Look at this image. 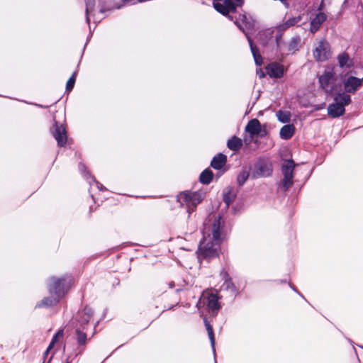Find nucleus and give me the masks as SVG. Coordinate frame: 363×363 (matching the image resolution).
Masks as SVG:
<instances>
[{
  "label": "nucleus",
  "instance_id": "4be33fe9",
  "mask_svg": "<svg viewBox=\"0 0 363 363\" xmlns=\"http://www.w3.org/2000/svg\"><path fill=\"white\" fill-rule=\"evenodd\" d=\"M302 19L301 16L291 18L286 21L284 23L280 24L277 26L279 31H284L290 27L298 23Z\"/></svg>",
  "mask_w": 363,
  "mask_h": 363
},
{
  "label": "nucleus",
  "instance_id": "58836bf2",
  "mask_svg": "<svg viewBox=\"0 0 363 363\" xmlns=\"http://www.w3.org/2000/svg\"><path fill=\"white\" fill-rule=\"evenodd\" d=\"M257 74L260 78H262L265 76L264 72L261 69L257 70Z\"/></svg>",
  "mask_w": 363,
  "mask_h": 363
},
{
  "label": "nucleus",
  "instance_id": "c756f323",
  "mask_svg": "<svg viewBox=\"0 0 363 363\" xmlns=\"http://www.w3.org/2000/svg\"><path fill=\"white\" fill-rule=\"evenodd\" d=\"M301 38L299 37L293 38L289 43L288 49L291 52L298 50L300 47Z\"/></svg>",
  "mask_w": 363,
  "mask_h": 363
},
{
  "label": "nucleus",
  "instance_id": "7ed1b4c3",
  "mask_svg": "<svg viewBox=\"0 0 363 363\" xmlns=\"http://www.w3.org/2000/svg\"><path fill=\"white\" fill-rule=\"evenodd\" d=\"M242 23L245 24L246 30L240 24H238L237 21H235V24L238 25V28L245 34L250 46L255 62L257 65L259 66L262 64V57L259 54V50L255 45H254L252 40L250 37V30L252 31L255 30V22L254 20L250 19L246 15L242 16Z\"/></svg>",
  "mask_w": 363,
  "mask_h": 363
},
{
  "label": "nucleus",
  "instance_id": "79ce46f5",
  "mask_svg": "<svg viewBox=\"0 0 363 363\" xmlns=\"http://www.w3.org/2000/svg\"><path fill=\"white\" fill-rule=\"evenodd\" d=\"M282 3L285 4H286V0H280Z\"/></svg>",
  "mask_w": 363,
  "mask_h": 363
},
{
  "label": "nucleus",
  "instance_id": "f704fd0d",
  "mask_svg": "<svg viewBox=\"0 0 363 363\" xmlns=\"http://www.w3.org/2000/svg\"><path fill=\"white\" fill-rule=\"evenodd\" d=\"M213 7L219 13H222L224 16H228L230 19H232V17L228 15L227 11L224 7L223 3H213Z\"/></svg>",
  "mask_w": 363,
  "mask_h": 363
},
{
  "label": "nucleus",
  "instance_id": "a878e982",
  "mask_svg": "<svg viewBox=\"0 0 363 363\" xmlns=\"http://www.w3.org/2000/svg\"><path fill=\"white\" fill-rule=\"evenodd\" d=\"M64 331L63 330H59L56 334L52 337V339L45 352V355H47L49 351L55 346V345L63 337Z\"/></svg>",
  "mask_w": 363,
  "mask_h": 363
},
{
  "label": "nucleus",
  "instance_id": "1a4fd4ad",
  "mask_svg": "<svg viewBox=\"0 0 363 363\" xmlns=\"http://www.w3.org/2000/svg\"><path fill=\"white\" fill-rule=\"evenodd\" d=\"M72 284V279L69 277L56 278L52 277L50 279L48 285L49 291L52 287L57 288V291H60L62 294V298L67 293L68 289L70 287Z\"/></svg>",
  "mask_w": 363,
  "mask_h": 363
},
{
  "label": "nucleus",
  "instance_id": "b1692460",
  "mask_svg": "<svg viewBox=\"0 0 363 363\" xmlns=\"http://www.w3.org/2000/svg\"><path fill=\"white\" fill-rule=\"evenodd\" d=\"M242 145V141L240 138L235 136L228 140L227 143L228 147L233 151H237L240 149Z\"/></svg>",
  "mask_w": 363,
  "mask_h": 363
},
{
  "label": "nucleus",
  "instance_id": "6ab92c4d",
  "mask_svg": "<svg viewBox=\"0 0 363 363\" xmlns=\"http://www.w3.org/2000/svg\"><path fill=\"white\" fill-rule=\"evenodd\" d=\"M326 20V16L323 13H318L311 22L310 30L315 33L320 27L321 24Z\"/></svg>",
  "mask_w": 363,
  "mask_h": 363
},
{
  "label": "nucleus",
  "instance_id": "473e14b6",
  "mask_svg": "<svg viewBox=\"0 0 363 363\" xmlns=\"http://www.w3.org/2000/svg\"><path fill=\"white\" fill-rule=\"evenodd\" d=\"M249 177V172L243 170L239 173L237 177V182L239 185H243Z\"/></svg>",
  "mask_w": 363,
  "mask_h": 363
},
{
  "label": "nucleus",
  "instance_id": "4c0bfd02",
  "mask_svg": "<svg viewBox=\"0 0 363 363\" xmlns=\"http://www.w3.org/2000/svg\"><path fill=\"white\" fill-rule=\"evenodd\" d=\"M79 169L81 172V173L83 174L84 177H86V174L85 173L86 167L84 164L80 163L79 164Z\"/></svg>",
  "mask_w": 363,
  "mask_h": 363
},
{
  "label": "nucleus",
  "instance_id": "72a5a7b5",
  "mask_svg": "<svg viewBox=\"0 0 363 363\" xmlns=\"http://www.w3.org/2000/svg\"><path fill=\"white\" fill-rule=\"evenodd\" d=\"M223 5L228 14L230 12H234L236 10V6L232 0H224Z\"/></svg>",
  "mask_w": 363,
  "mask_h": 363
},
{
  "label": "nucleus",
  "instance_id": "f03ea898",
  "mask_svg": "<svg viewBox=\"0 0 363 363\" xmlns=\"http://www.w3.org/2000/svg\"><path fill=\"white\" fill-rule=\"evenodd\" d=\"M203 199L202 193L199 191H184L177 196L180 206L186 209L189 216L195 211Z\"/></svg>",
  "mask_w": 363,
  "mask_h": 363
},
{
  "label": "nucleus",
  "instance_id": "39448f33",
  "mask_svg": "<svg viewBox=\"0 0 363 363\" xmlns=\"http://www.w3.org/2000/svg\"><path fill=\"white\" fill-rule=\"evenodd\" d=\"M295 163L291 160L284 161L281 166V173L283 179L281 184V189L283 191H287L294 184V170Z\"/></svg>",
  "mask_w": 363,
  "mask_h": 363
},
{
  "label": "nucleus",
  "instance_id": "423d86ee",
  "mask_svg": "<svg viewBox=\"0 0 363 363\" xmlns=\"http://www.w3.org/2000/svg\"><path fill=\"white\" fill-rule=\"evenodd\" d=\"M199 308L206 306L210 311H218L220 308L217 294L205 291L202 294L198 303Z\"/></svg>",
  "mask_w": 363,
  "mask_h": 363
},
{
  "label": "nucleus",
  "instance_id": "aec40b11",
  "mask_svg": "<svg viewBox=\"0 0 363 363\" xmlns=\"http://www.w3.org/2000/svg\"><path fill=\"white\" fill-rule=\"evenodd\" d=\"M236 194V191L230 186H228L224 189L223 199L227 207L235 200Z\"/></svg>",
  "mask_w": 363,
  "mask_h": 363
},
{
  "label": "nucleus",
  "instance_id": "9d476101",
  "mask_svg": "<svg viewBox=\"0 0 363 363\" xmlns=\"http://www.w3.org/2000/svg\"><path fill=\"white\" fill-rule=\"evenodd\" d=\"M362 84L363 77L360 79L354 76H348L343 79L344 89L347 93H355Z\"/></svg>",
  "mask_w": 363,
  "mask_h": 363
},
{
  "label": "nucleus",
  "instance_id": "20e7f679",
  "mask_svg": "<svg viewBox=\"0 0 363 363\" xmlns=\"http://www.w3.org/2000/svg\"><path fill=\"white\" fill-rule=\"evenodd\" d=\"M246 133L249 134L243 138V141L246 145H250L255 136L262 138L267 135V130L262 128L259 120L255 118L250 120L245 128Z\"/></svg>",
  "mask_w": 363,
  "mask_h": 363
},
{
  "label": "nucleus",
  "instance_id": "0eeeda50",
  "mask_svg": "<svg viewBox=\"0 0 363 363\" xmlns=\"http://www.w3.org/2000/svg\"><path fill=\"white\" fill-rule=\"evenodd\" d=\"M313 55L315 60L318 62L327 60L330 56L329 43L325 40H321L315 43Z\"/></svg>",
  "mask_w": 363,
  "mask_h": 363
},
{
  "label": "nucleus",
  "instance_id": "9b49d317",
  "mask_svg": "<svg viewBox=\"0 0 363 363\" xmlns=\"http://www.w3.org/2000/svg\"><path fill=\"white\" fill-rule=\"evenodd\" d=\"M220 277L223 281V284L220 286V289L223 291H226L230 294V296H235L237 294V289L235 284L233 283L228 273L223 269L220 272Z\"/></svg>",
  "mask_w": 363,
  "mask_h": 363
},
{
  "label": "nucleus",
  "instance_id": "f8f14e48",
  "mask_svg": "<svg viewBox=\"0 0 363 363\" xmlns=\"http://www.w3.org/2000/svg\"><path fill=\"white\" fill-rule=\"evenodd\" d=\"M333 77L334 74L332 71H325L320 77L319 82L320 86L326 92H331L333 89Z\"/></svg>",
  "mask_w": 363,
  "mask_h": 363
},
{
  "label": "nucleus",
  "instance_id": "37998d69",
  "mask_svg": "<svg viewBox=\"0 0 363 363\" xmlns=\"http://www.w3.org/2000/svg\"><path fill=\"white\" fill-rule=\"evenodd\" d=\"M64 363H72V362H69L68 359H67Z\"/></svg>",
  "mask_w": 363,
  "mask_h": 363
},
{
  "label": "nucleus",
  "instance_id": "2f4dec72",
  "mask_svg": "<svg viewBox=\"0 0 363 363\" xmlns=\"http://www.w3.org/2000/svg\"><path fill=\"white\" fill-rule=\"evenodd\" d=\"M337 60H338L339 65L341 67H350L351 65L349 63L350 58L347 54L342 53L341 55H339L337 57Z\"/></svg>",
  "mask_w": 363,
  "mask_h": 363
},
{
  "label": "nucleus",
  "instance_id": "4468645a",
  "mask_svg": "<svg viewBox=\"0 0 363 363\" xmlns=\"http://www.w3.org/2000/svg\"><path fill=\"white\" fill-rule=\"evenodd\" d=\"M52 134L59 146L62 147L66 144L67 134L65 128L62 125H58L57 123H55Z\"/></svg>",
  "mask_w": 363,
  "mask_h": 363
},
{
  "label": "nucleus",
  "instance_id": "dca6fc26",
  "mask_svg": "<svg viewBox=\"0 0 363 363\" xmlns=\"http://www.w3.org/2000/svg\"><path fill=\"white\" fill-rule=\"evenodd\" d=\"M93 315V311L91 308L86 306L83 310L79 311L76 315L75 319L79 322L81 326L86 324Z\"/></svg>",
  "mask_w": 363,
  "mask_h": 363
},
{
  "label": "nucleus",
  "instance_id": "f257e3e1",
  "mask_svg": "<svg viewBox=\"0 0 363 363\" xmlns=\"http://www.w3.org/2000/svg\"><path fill=\"white\" fill-rule=\"evenodd\" d=\"M224 220L220 216H213L203 223V240L198 249V259L209 262L217 257L220 252V245L223 238Z\"/></svg>",
  "mask_w": 363,
  "mask_h": 363
},
{
  "label": "nucleus",
  "instance_id": "bb28decb",
  "mask_svg": "<svg viewBox=\"0 0 363 363\" xmlns=\"http://www.w3.org/2000/svg\"><path fill=\"white\" fill-rule=\"evenodd\" d=\"M200 182L203 184H208L213 179V172L209 169H205L200 174Z\"/></svg>",
  "mask_w": 363,
  "mask_h": 363
},
{
  "label": "nucleus",
  "instance_id": "c85d7f7f",
  "mask_svg": "<svg viewBox=\"0 0 363 363\" xmlns=\"http://www.w3.org/2000/svg\"><path fill=\"white\" fill-rule=\"evenodd\" d=\"M94 6V0H87L86 1V21L88 24L90 23V15L92 13Z\"/></svg>",
  "mask_w": 363,
  "mask_h": 363
},
{
  "label": "nucleus",
  "instance_id": "7c9ffc66",
  "mask_svg": "<svg viewBox=\"0 0 363 363\" xmlns=\"http://www.w3.org/2000/svg\"><path fill=\"white\" fill-rule=\"evenodd\" d=\"M205 325L208 332V337L211 341V345L213 348V351L215 353V337L213 328L208 323H207L206 320H205Z\"/></svg>",
  "mask_w": 363,
  "mask_h": 363
},
{
  "label": "nucleus",
  "instance_id": "e433bc0d",
  "mask_svg": "<svg viewBox=\"0 0 363 363\" xmlns=\"http://www.w3.org/2000/svg\"><path fill=\"white\" fill-rule=\"evenodd\" d=\"M184 282V281H182L181 283L176 284L175 281H170L169 283V288L173 289L177 285L178 287L176 289V291H179L182 290V287L184 286V284H183Z\"/></svg>",
  "mask_w": 363,
  "mask_h": 363
},
{
  "label": "nucleus",
  "instance_id": "412c9836",
  "mask_svg": "<svg viewBox=\"0 0 363 363\" xmlns=\"http://www.w3.org/2000/svg\"><path fill=\"white\" fill-rule=\"evenodd\" d=\"M295 127L293 124L284 125L280 130V137L284 140L290 139L294 134Z\"/></svg>",
  "mask_w": 363,
  "mask_h": 363
},
{
  "label": "nucleus",
  "instance_id": "a19ab883",
  "mask_svg": "<svg viewBox=\"0 0 363 363\" xmlns=\"http://www.w3.org/2000/svg\"><path fill=\"white\" fill-rule=\"evenodd\" d=\"M237 4H238V6H242V3H243V1L242 0H235Z\"/></svg>",
  "mask_w": 363,
  "mask_h": 363
},
{
  "label": "nucleus",
  "instance_id": "ea45409f",
  "mask_svg": "<svg viewBox=\"0 0 363 363\" xmlns=\"http://www.w3.org/2000/svg\"><path fill=\"white\" fill-rule=\"evenodd\" d=\"M94 184H96V187L99 189V190H102L104 189V186L101 184L99 183L98 182H96V180H94Z\"/></svg>",
  "mask_w": 363,
  "mask_h": 363
},
{
  "label": "nucleus",
  "instance_id": "5701e85b",
  "mask_svg": "<svg viewBox=\"0 0 363 363\" xmlns=\"http://www.w3.org/2000/svg\"><path fill=\"white\" fill-rule=\"evenodd\" d=\"M226 162V156L223 154H219L215 156L211 163V167L216 169H221Z\"/></svg>",
  "mask_w": 363,
  "mask_h": 363
},
{
  "label": "nucleus",
  "instance_id": "cd10ccee",
  "mask_svg": "<svg viewBox=\"0 0 363 363\" xmlns=\"http://www.w3.org/2000/svg\"><path fill=\"white\" fill-rule=\"evenodd\" d=\"M276 116L278 121L283 123H289L291 117V113L286 111H279L277 112Z\"/></svg>",
  "mask_w": 363,
  "mask_h": 363
},
{
  "label": "nucleus",
  "instance_id": "393cba45",
  "mask_svg": "<svg viewBox=\"0 0 363 363\" xmlns=\"http://www.w3.org/2000/svg\"><path fill=\"white\" fill-rule=\"evenodd\" d=\"M334 101H336L337 104H342V106L345 108V106L351 103V98L348 94L342 92L337 94L335 96Z\"/></svg>",
  "mask_w": 363,
  "mask_h": 363
},
{
  "label": "nucleus",
  "instance_id": "2eb2a0df",
  "mask_svg": "<svg viewBox=\"0 0 363 363\" xmlns=\"http://www.w3.org/2000/svg\"><path fill=\"white\" fill-rule=\"evenodd\" d=\"M267 73L271 78H281L284 75V69L283 65L272 62L266 67Z\"/></svg>",
  "mask_w": 363,
  "mask_h": 363
},
{
  "label": "nucleus",
  "instance_id": "c9c22d12",
  "mask_svg": "<svg viewBox=\"0 0 363 363\" xmlns=\"http://www.w3.org/2000/svg\"><path fill=\"white\" fill-rule=\"evenodd\" d=\"M77 75V72H74L71 77L68 79L66 84V90L67 91H71L74 87L75 83V78Z\"/></svg>",
  "mask_w": 363,
  "mask_h": 363
},
{
  "label": "nucleus",
  "instance_id": "a211bd4d",
  "mask_svg": "<svg viewBox=\"0 0 363 363\" xmlns=\"http://www.w3.org/2000/svg\"><path fill=\"white\" fill-rule=\"evenodd\" d=\"M345 108L342 104H337L336 101L330 104L328 108V115L333 118H337L344 114Z\"/></svg>",
  "mask_w": 363,
  "mask_h": 363
},
{
  "label": "nucleus",
  "instance_id": "f3484780",
  "mask_svg": "<svg viewBox=\"0 0 363 363\" xmlns=\"http://www.w3.org/2000/svg\"><path fill=\"white\" fill-rule=\"evenodd\" d=\"M272 172V167L268 161H259L257 164V173L260 177H268Z\"/></svg>",
  "mask_w": 363,
  "mask_h": 363
},
{
  "label": "nucleus",
  "instance_id": "6e6552de",
  "mask_svg": "<svg viewBox=\"0 0 363 363\" xmlns=\"http://www.w3.org/2000/svg\"><path fill=\"white\" fill-rule=\"evenodd\" d=\"M50 296L45 297L40 301L36 303L35 308H49L54 306L58 303L62 298V292L57 291V288L52 287L50 289Z\"/></svg>",
  "mask_w": 363,
  "mask_h": 363
},
{
  "label": "nucleus",
  "instance_id": "ddd939ff",
  "mask_svg": "<svg viewBox=\"0 0 363 363\" xmlns=\"http://www.w3.org/2000/svg\"><path fill=\"white\" fill-rule=\"evenodd\" d=\"M75 335H76V340L77 343L78 345V347H77L75 350V354L74 356L77 357V355L82 354L85 349V346L87 343V337L86 334L84 332H82L80 328H77L75 330Z\"/></svg>",
  "mask_w": 363,
  "mask_h": 363
}]
</instances>
